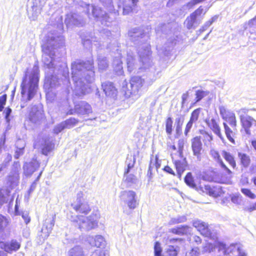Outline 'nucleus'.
I'll return each mask as SVG.
<instances>
[{
	"mask_svg": "<svg viewBox=\"0 0 256 256\" xmlns=\"http://www.w3.org/2000/svg\"><path fill=\"white\" fill-rule=\"evenodd\" d=\"M54 144L46 136L40 135L38 136L34 144V148L39 149L42 148V152L47 156L54 148Z\"/></svg>",
	"mask_w": 256,
	"mask_h": 256,
	"instance_id": "nucleus-7",
	"label": "nucleus"
},
{
	"mask_svg": "<svg viewBox=\"0 0 256 256\" xmlns=\"http://www.w3.org/2000/svg\"><path fill=\"white\" fill-rule=\"evenodd\" d=\"M238 157L240 160V164L245 168H247L250 164V158L246 154L238 152Z\"/></svg>",
	"mask_w": 256,
	"mask_h": 256,
	"instance_id": "nucleus-32",
	"label": "nucleus"
},
{
	"mask_svg": "<svg viewBox=\"0 0 256 256\" xmlns=\"http://www.w3.org/2000/svg\"><path fill=\"white\" fill-rule=\"evenodd\" d=\"M224 126L225 130V133L228 140L233 144H234V140L232 138L233 132L227 124L224 122Z\"/></svg>",
	"mask_w": 256,
	"mask_h": 256,
	"instance_id": "nucleus-43",
	"label": "nucleus"
},
{
	"mask_svg": "<svg viewBox=\"0 0 256 256\" xmlns=\"http://www.w3.org/2000/svg\"><path fill=\"white\" fill-rule=\"evenodd\" d=\"M83 195L82 192H79L77 194L76 200L72 204V206L76 212L87 214L91 209L88 203L82 199Z\"/></svg>",
	"mask_w": 256,
	"mask_h": 256,
	"instance_id": "nucleus-11",
	"label": "nucleus"
},
{
	"mask_svg": "<svg viewBox=\"0 0 256 256\" xmlns=\"http://www.w3.org/2000/svg\"><path fill=\"white\" fill-rule=\"evenodd\" d=\"M184 161L176 160L174 165L179 176H180L182 172L185 170L186 164Z\"/></svg>",
	"mask_w": 256,
	"mask_h": 256,
	"instance_id": "nucleus-37",
	"label": "nucleus"
},
{
	"mask_svg": "<svg viewBox=\"0 0 256 256\" xmlns=\"http://www.w3.org/2000/svg\"><path fill=\"white\" fill-rule=\"evenodd\" d=\"M7 98V96L6 94H4L2 96H0V112H2L4 106L6 104Z\"/></svg>",
	"mask_w": 256,
	"mask_h": 256,
	"instance_id": "nucleus-54",
	"label": "nucleus"
},
{
	"mask_svg": "<svg viewBox=\"0 0 256 256\" xmlns=\"http://www.w3.org/2000/svg\"><path fill=\"white\" fill-rule=\"evenodd\" d=\"M60 110L66 112H92L91 106L87 102L80 101L74 103V110L70 108V106L67 100L63 102L62 105L60 106Z\"/></svg>",
	"mask_w": 256,
	"mask_h": 256,
	"instance_id": "nucleus-6",
	"label": "nucleus"
},
{
	"mask_svg": "<svg viewBox=\"0 0 256 256\" xmlns=\"http://www.w3.org/2000/svg\"><path fill=\"white\" fill-rule=\"evenodd\" d=\"M192 226L200 232L202 235L213 240L217 238L216 234L215 233L212 232L211 228H210L208 223L196 219L193 220Z\"/></svg>",
	"mask_w": 256,
	"mask_h": 256,
	"instance_id": "nucleus-9",
	"label": "nucleus"
},
{
	"mask_svg": "<svg viewBox=\"0 0 256 256\" xmlns=\"http://www.w3.org/2000/svg\"><path fill=\"white\" fill-rule=\"evenodd\" d=\"M222 155L226 160L228 162L233 168H236V162L234 160V156L232 154L225 150H222Z\"/></svg>",
	"mask_w": 256,
	"mask_h": 256,
	"instance_id": "nucleus-33",
	"label": "nucleus"
},
{
	"mask_svg": "<svg viewBox=\"0 0 256 256\" xmlns=\"http://www.w3.org/2000/svg\"><path fill=\"white\" fill-rule=\"evenodd\" d=\"M218 250L222 251L224 255H230V254L238 255L240 253H244L242 250L240 248L238 244H231L229 246H227L226 244L222 242L218 244Z\"/></svg>",
	"mask_w": 256,
	"mask_h": 256,
	"instance_id": "nucleus-14",
	"label": "nucleus"
},
{
	"mask_svg": "<svg viewBox=\"0 0 256 256\" xmlns=\"http://www.w3.org/2000/svg\"><path fill=\"white\" fill-rule=\"evenodd\" d=\"M92 13L94 17L98 20L100 21L102 24L108 26L109 24L108 22H110L112 21L110 17L104 12H103L100 8L94 6H92Z\"/></svg>",
	"mask_w": 256,
	"mask_h": 256,
	"instance_id": "nucleus-15",
	"label": "nucleus"
},
{
	"mask_svg": "<svg viewBox=\"0 0 256 256\" xmlns=\"http://www.w3.org/2000/svg\"><path fill=\"white\" fill-rule=\"evenodd\" d=\"M102 88L107 96L114 98L116 96L117 90L113 84L110 82H103L102 84Z\"/></svg>",
	"mask_w": 256,
	"mask_h": 256,
	"instance_id": "nucleus-20",
	"label": "nucleus"
},
{
	"mask_svg": "<svg viewBox=\"0 0 256 256\" xmlns=\"http://www.w3.org/2000/svg\"><path fill=\"white\" fill-rule=\"evenodd\" d=\"M167 256H176L177 250L173 246H169L166 250Z\"/></svg>",
	"mask_w": 256,
	"mask_h": 256,
	"instance_id": "nucleus-53",
	"label": "nucleus"
},
{
	"mask_svg": "<svg viewBox=\"0 0 256 256\" xmlns=\"http://www.w3.org/2000/svg\"><path fill=\"white\" fill-rule=\"evenodd\" d=\"M190 228L187 225L181 226L169 230V232L178 235H184L190 232Z\"/></svg>",
	"mask_w": 256,
	"mask_h": 256,
	"instance_id": "nucleus-27",
	"label": "nucleus"
},
{
	"mask_svg": "<svg viewBox=\"0 0 256 256\" xmlns=\"http://www.w3.org/2000/svg\"><path fill=\"white\" fill-rule=\"evenodd\" d=\"M208 91H204L203 90H198L196 92V102H198L202 98L206 96L209 94Z\"/></svg>",
	"mask_w": 256,
	"mask_h": 256,
	"instance_id": "nucleus-44",
	"label": "nucleus"
},
{
	"mask_svg": "<svg viewBox=\"0 0 256 256\" xmlns=\"http://www.w3.org/2000/svg\"><path fill=\"white\" fill-rule=\"evenodd\" d=\"M138 54L140 58V62H138L132 52H128L126 58L128 70L130 72H139L143 70L152 67V52L148 43L144 42L139 44L138 48Z\"/></svg>",
	"mask_w": 256,
	"mask_h": 256,
	"instance_id": "nucleus-2",
	"label": "nucleus"
},
{
	"mask_svg": "<svg viewBox=\"0 0 256 256\" xmlns=\"http://www.w3.org/2000/svg\"><path fill=\"white\" fill-rule=\"evenodd\" d=\"M3 245L4 250L9 253L18 250L20 246V243L15 240H12Z\"/></svg>",
	"mask_w": 256,
	"mask_h": 256,
	"instance_id": "nucleus-23",
	"label": "nucleus"
},
{
	"mask_svg": "<svg viewBox=\"0 0 256 256\" xmlns=\"http://www.w3.org/2000/svg\"><path fill=\"white\" fill-rule=\"evenodd\" d=\"M40 165L36 158H34L29 162H26L24 165V172L25 175L31 176L36 170H38Z\"/></svg>",
	"mask_w": 256,
	"mask_h": 256,
	"instance_id": "nucleus-17",
	"label": "nucleus"
},
{
	"mask_svg": "<svg viewBox=\"0 0 256 256\" xmlns=\"http://www.w3.org/2000/svg\"><path fill=\"white\" fill-rule=\"evenodd\" d=\"M184 120V117L178 116L176 119L175 124H176V131L177 133H179L182 130V126Z\"/></svg>",
	"mask_w": 256,
	"mask_h": 256,
	"instance_id": "nucleus-46",
	"label": "nucleus"
},
{
	"mask_svg": "<svg viewBox=\"0 0 256 256\" xmlns=\"http://www.w3.org/2000/svg\"><path fill=\"white\" fill-rule=\"evenodd\" d=\"M187 220L186 216H178L176 218H172L170 222V224H176L184 222Z\"/></svg>",
	"mask_w": 256,
	"mask_h": 256,
	"instance_id": "nucleus-42",
	"label": "nucleus"
},
{
	"mask_svg": "<svg viewBox=\"0 0 256 256\" xmlns=\"http://www.w3.org/2000/svg\"><path fill=\"white\" fill-rule=\"evenodd\" d=\"M65 22L68 26L73 24L76 26H82L85 24L82 17L77 14L67 15Z\"/></svg>",
	"mask_w": 256,
	"mask_h": 256,
	"instance_id": "nucleus-18",
	"label": "nucleus"
},
{
	"mask_svg": "<svg viewBox=\"0 0 256 256\" xmlns=\"http://www.w3.org/2000/svg\"><path fill=\"white\" fill-rule=\"evenodd\" d=\"M64 43V37L61 35L48 33L46 38V42L42 46L43 54L42 61L50 69L54 68V58L56 48L62 46Z\"/></svg>",
	"mask_w": 256,
	"mask_h": 256,
	"instance_id": "nucleus-4",
	"label": "nucleus"
},
{
	"mask_svg": "<svg viewBox=\"0 0 256 256\" xmlns=\"http://www.w3.org/2000/svg\"><path fill=\"white\" fill-rule=\"evenodd\" d=\"M128 35L131 38V40L136 42L140 40L145 36L141 30L139 28H134L128 32Z\"/></svg>",
	"mask_w": 256,
	"mask_h": 256,
	"instance_id": "nucleus-26",
	"label": "nucleus"
},
{
	"mask_svg": "<svg viewBox=\"0 0 256 256\" xmlns=\"http://www.w3.org/2000/svg\"><path fill=\"white\" fill-rule=\"evenodd\" d=\"M46 1L47 0H34V6L36 7L41 9L42 7L45 4Z\"/></svg>",
	"mask_w": 256,
	"mask_h": 256,
	"instance_id": "nucleus-57",
	"label": "nucleus"
},
{
	"mask_svg": "<svg viewBox=\"0 0 256 256\" xmlns=\"http://www.w3.org/2000/svg\"><path fill=\"white\" fill-rule=\"evenodd\" d=\"M136 193L133 190H124L120 192V198L129 208L134 210L138 204Z\"/></svg>",
	"mask_w": 256,
	"mask_h": 256,
	"instance_id": "nucleus-13",
	"label": "nucleus"
},
{
	"mask_svg": "<svg viewBox=\"0 0 256 256\" xmlns=\"http://www.w3.org/2000/svg\"><path fill=\"white\" fill-rule=\"evenodd\" d=\"M26 145L25 141L22 139L18 140L16 143V148L24 149Z\"/></svg>",
	"mask_w": 256,
	"mask_h": 256,
	"instance_id": "nucleus-56",
	"label": "nucleus"
},
{
	"mask_svg": "<svg viewBox=\"0 0 256 256\" xmlns=\"http://www.w3.org/2000/svg\"><path fill=\"white\" fill-rule=\"evenodd\" d=\"M30 114H30V120L32 122H34V123H36V121L34 120V118L36 117H37V116H42V112H40V113H30Z\"/></svg>",
	"mask_w": 256,
	"mask_h": 256,
	"instance_id": "nucleus-61",
	"label": "nucleus"
},
{
	"mask_svg": "<svg viewBox=\"0 0 256 256\" xmlns=\"http://www.w3.org/2000/svg\"><path fill=\"white\" fill-rule=\"evenodd\" d=\"M114 70L118 75H121L123 73L122 66L118 65V66H114Z\"/></svg>",
	"mask_w": 256,
	"mask_h": 256,
	"instance_id": "nucleus-64",
	"label": "nucleus"
},
{
	"mask_svg": "<svg viewBox=\"0 0 256 256\" xmlns=\"http://www.w3.org/2000/svg\"><path fill=\"white\" fill-rule=\"evenodd\" d=\"M92 60L77 61L72 64V78L74 94L82 96L91 92L90 84L94 80Z\"/></svg>",
	"mask_w": 256,
	"mask_h": 256,
	"instance_id": "nucleus-1",
	"label": "nucleus"
},
{
	"mask_svg": "<svg viewBox=\"0 0 256 256\" xmlns=\"http://www.w3.org/2000/svg\"><path fill=\"white\" fill-rule=\"evenodd\" d=\"M172 123L173 122L171 118H168L166 120V133L170 135L172 131Z\"/></svg>",
	"mask_w": 256,
	"mask_h": 256,
	"instance_id": "nucleus-48",
	"label": "nucleus"
},
{
	"mask_svg": "<svg viewBox=\"0 0 256 256\" xmlns=\"http://www.w3.org/2000/svg\"><path fill=\"white\" fill-rule=\"evenodd\" d=\"M124 181L126 183L128 186H132L137 184L138 180L137 178L132 174L124 173Z\"/></svg>",
	"mask_w": 256,
	"mask_h": 256,
	"instance_id": "nucleus-31",
	"label": "nucleus"
},
{
	"mask_svg": "<svg viewBox=\"0 0 256 256\" xmlns=\"http://www.w3.org/2000/svg\"><path fill=\"white\" fill-rule=\"evenodd\" d=\"M222 243V242L218 240H214V243L208 242L204 247V250L206 252H210L214 250L216 247L218 248V244Z\"/></svg>",
	"mask_w": 256,
	"mask_h": 256,
	"instance_id": "nucleus-40",
	"label": "nucleus"
},
{
	"mask_svg": "<svg viewBox=\"0 0 256 256\" xmlns=\"http://www.w3.org/2000/svg\"><path fill=\"white\" fill-rule=\"evenodd\" d=\"M206 122L213 132L221 140H223L224 138L220 132V128L216 120L212 117L209 116L206 118Z\"/></svg>",
	"mask_w": 256,
	"mask_h": 256,
	"instance_id": "nucleus-21",
	"label": "nucleus"
},
{
	"mask_svg": "<svg viewBox=\"0 0 256 256\" xmlns=\"http://www.w3.org/2000/svg\"><path fill=\"white\" fill-rule=\"evenodd\" d=\"M70 256H84L82 248L78 246L72 248L70 251Z\"/></svg>",
	"mask_w": 256,
	"mask_h": 256,
	"instance_id": "nucleus-41",
	"label": "nucleus"
},
{
	"mask_svg": "<svg viewBox=\"0 0 256 256\" xmlns=\"http://www.w3.org/2000/svg\"><path fill=\"white\" fill-rule=\"evenodd\" d=\"M98 66L100 71H103L108 67V63L106 58L102 56L98 57Z\"/></svg>",
	"mask_w": 256,
	"mask_h": 256,
	"instance_id": "nucleus-38",
	"label": "nucleus"
},
{
	"mask_svg": "<svg viewBox=\"0 0 256 256\" xmlns=\"http://www.w3.org/2000/svg\"><path fill=\"white\" fill-rule=\"evenodd\" d=\"M240 116L241 122L245 129L246 132L250 134V130L249 128L252 125L256 126V120L248 116L246 113H244Z\"/></svg>",
	"mask_w": 256,
	"mask_h": 256,
	"instance_id": "nucleus-19",
	"label": "nucleus"
},
{
	"mask_svg": "<svg viewBox=\"0 0 256 256\" xmlns=\"http://www.w3.org/2000/svg\"><path fill=\"white\" fill-rule=\"evenodd\" d=\"M240 191L244 194L250 198L254 199L256 198V195L252 193L250 189L242 188Z\"/></svg>",
	"mask_w": 256,
	"mask_h": 256,
	"instance_id": "nucleus-49",
	"label": "nucleus"
},
{
	"mask_svg": "<svg viewBox=\"0 0 256 256\" xmlns=\"http://www.w3.org/2000/svg\"><path fill=\"white\" fill-rule=\"evenodd\" d=\"M202 142L200 138L196 136L192 140V148L194 154L200 159V152L202 150Z\"/></svg>",
	"mask_w": 256,
	"mask_h": 256,
	"instance_id": "nucleus-24",
	"label": "nucleus"
},
{
	"mask_svg": "<svg viewBox=\"0 0 256 256\" xmlns=\"http://www.w3.org/2000/svg\"><path fill=\"white\" fill-rule=\"evenodd\" d=\"M42 171L40 172V174L38 175V178H36V180L35 182H33L32 183V184H31L30 186V187L28 191V192L29 194H30L31 192H32L36 188V181L38 180L42 174Z\"/></svg>",
	"mask_w": 256,
	"mask_h": 256,
	"instance_id": "nucleus-59",
	"label": "nucleus"
},
{
	"mask_svg": "<svg viewBox=\"0 0 256 256\" xmlns=\"http://www.w3.org/2000/svg\"><path fill=\"white\" fill-rule=\"evenodd\" d=\"M123 4V14H128L132 10V8L134 7L137 2L138 0H122Z\"/></svg>",
	"mask_w": 256,
	"mask_h": 256,
	"instance_id": "nucleus-25",
	"label": "nucleus"
},
{
	"mask_svg": "<svg viewBox=\"0 0 256 256\" xmlns=\"http://www.w3.org/2000/svg\"><path fill=\"white\" fill-rule=\"evenodd\" d=\"M90 256H106L105 250L98 249L92 253Z\"/></svg>",
	"mask_w": 256,
	"mask_h": 256,
	"instance_id": "nucleus-58",
	"label": "nucleus"
},
{
	"mask_svg": "<svg viewBox=\"0 0 256 256\" xmlns=\"http://www.w3.org/2000/svg\"><path fill=\"white\" fill-rule=\"evenodd\" d=\"M40 70L37 64L28 68L24 72L20 84L21 94L24 100H32L38 88Z\"/></svg>",
	"mask_w": 256,
	"mask_h": 256,
	"instance_id": "nucleus-3",
	"label": "nucleus"
},
{
	"mask_svg": "<svg viewBox=\"0 0 256 256\" xmlns=\"http://www.w3.org/2000/svg\"><path fill=\"white\" fill-rule=\"evenodd\" d=\"M58 83V78L56 76L52 75L50 78L49 76H46L45 80L44 86H49L51 88H55Z\"/></svg>",
	"mask_w": 256,
	"mask_h": 256,
	"instance_id": "nucleus-30",
	"label": "nucleus"
},
{
	"mask_svg": "<svg viewBox=\"0 0 256 256\" xmlns=\"http://www.w3.org/2000/svg\"><path fill=\"white\" fill-rule=\"evenodd\" d=\"M224 118H226V122L232 126H235L236 124V118L234 113H221Z\"/></svg>",
	"mask_w": 256,
	"mask_h": 256,
	"instance_id": "nucleus-35",
	"label": "nucleus"
},
{
	"mask_svg": "<svg viewBox=\"0 0 256 256\" xmlns=\"http://www.w3.org/2000/svg\"><path fill=\"white\" fill-rule=\"evenodd\" d=\"M210 155L214 160L218 164L220 167L224 170L230 176V177H232V172L224 164L218 152L214 149H212L210 152Z\"/></svg>",
	"mask_w": 256,
	"mask_h": 256,
	"instance_id": "nucleus-16",
	"label": "nucleus"
},
{
	"mask_svg": "<svg viewBox=\"0 0 256 256\" xmlns=\"http://www.w3.org/2000/svg\"><path fill=\"white\" fill-rule=\"evenodd\" d=\"M8 220L7 218L0 214V231H2L7 226Z\"/></svg>",
	"mask_w": 256,
	"mask_h": 256,
	"instance_id": "nucleus-50",
	"label": "nucleus"
},
{
	"mask_svg": "<svg viewBox=\"0 0 256 256\" xmlns=\"http://www.w3.org/2000/svg\"><path fill=\"white\" fill-rule=\"evenodd\" d=\"M206 192L210 196L213 197H218L220 195V190L218 188L210 187V186H206Z\"/></svg>",
	"mask_w": 256,
	"mask_h": 256,
	"instance_id": "nucleus-36",
	"label": "nucleus"
},
{
	"mask_svg": "<svg viewBox=\"0 0 256 256\" xmlns=\"http://www.w3.org/2000/svg\"><path fill=\"white\" fill-rule=\"evenodd\" d=\"M54 224V218H46L42 228V236L44 238L48 236Z\"/></svg>",
	"mask_w": 256,
	"mask_h": 256,
	"instance_id": "nucleus-22",
	"label": "nucleus"
},
{
	"mask_svg": "<svg viewBox=\"0 0 256 256\" xmlns=\"http://www.w3.org/2000/svg\"><path fill=\"white\" fill-rule=\"evenodd\" d=\"M69 218L72 222H74L76 226H78L81 230L88 231L98 226L100 215L92 214L88 216H72Z\"/></svg>",
	"mask_w": 256,
	"mask_h": 256,
	"instance_id": "nucleus-5",
	"label": "nucleus"
},
{
	"mask_svg": "<svg viewBox=\"0 0 256 256\" xmlns=\"http://www.w3.org/2000/svg\"><path fill=\"white\" fill-rule=\"evenodd\" d=\"M128 161H129V160L127 159L126 162L128 164V168H127V169L124 172V173H126V174H128L130 169L134 167V163H135V159H134V158H133L132 160H130V162H128Z\"/></svg>",
	"mask_w": 256,
	"mask_h": 256,
	"instance_id": "nucleus-55",
	"label": "nucleus"
},
{
	"mask_svg": "<svg viewBox=\"0 0 256 256\" xmlns=\"http://www.w3.org/2000/svg\"><path fill=\"white\" fill-rule=\"evenodd\" d=\"M231 200L234 204L240 205L243 202V198L240 194H236L232 196Z\"/></svg>",
	"mask_w": 256,
	"mask_h": 256,
	"instance_id": "nucleus-47",
	"label": "nucleus"
},
{
	"mask_svg": "<svg viewBox=\"0 0 256 256\" xmlns=\"http://www.w3.org/2000/svg\"><path fill=\"white\" fill-rule=\"evenodd\" d=\"M212 24V22L210 21L206 22L204 25L200 29L199 31L200 33L204 32Z\"/></svg>",
	"mask_w": 256,
	"mask_h": 256,
	"instance_id": "nucleus-63",
	"label": "nucleus"
},
{
	"mask_svg": "<svg viewBox=\"0 0 256 256\" xmlns=\"http://www.w3.org/2000/svg\"><path fill=\"white\" fill-rule=\"evenodd\" d=\"M24 149L16 148L14 156V158L17 159L20 156L24 154Z\"/></svg>",
	"mask_w": 256,
	"mask_h": 256,
	"instance_id": "nucleus-62",
	"label": "nucleus"
},
{
	"mask_svg": "<svg viewBox=\"0 0 256 256\" xmlns=\"http://www.w3.org/2000/svg\"><path fill=\"white\" fill-rule=\"evenodd\" d=\"M12 160V156L10 154L7 156L6 158L2 164H0V174L3 176L6 174L9 166V162Z\"/></svg>",
	"mask_w": 256,
	"mask_h": 256,
	"instance_id": "nucleus-34",
	"label": "nucleus"
},
{
	"mask_svg": "<svg viewBox=\"0 0 256 256\" xmlns=\"http://www.w3.org/2000/svg\"><path fill=\"white\" fill-rule=\"evenodd\" d=\"M184 182L186 183V184L190 187L193 188H196V184L194 182V178L192 177V174L190 172H188L187 174L184 178Z\"/></svg>",
	"mask_w": 256,
	"mask_h": 256,
	"instance_id": "nucleus-39",
	"label": "nucleus"
},
{
	"mask_svg": "<svg viewBox=\"0 0 256 256\" xmlns=\"http://www.w3.org/2000/svg\"><path fill=\"white\" fill-rule=\"evenodd\" d=\"M10 190L8 188H2L0 190V208L5 203H6L10 198Z\"/></svg>",
	"mask_w": 256,
	"mask_h": 256,
	"instance_id": "nucleus-29",
	"label": "nucleus"
},
{
	"mask_svg": "<svg viewBox=\"0 0 256 256\" xmlns=\"http://www.w3.org/2000/svg\"><path fill=\"white\" fill-rule=\"evenodd\" d=\"M66 128L63 122L55 126L54 128V132L56 134H58L62 130Z\"/></svg>",
	"mask_w": 256,
	"mask_h": 256,
	"instance_id": "nucleus-52",
	"label": "nucleus"
},
{
	"mask_svg": "<svg viewBox=\"0 0 256 256\" xmlns=\"http://www.w3.org/2000/svg\"><path fill=\"white\" fill-rule=\"evenodd\" d=\"M162 249L160 246V244L159 242H156L154 246V252L155 256H162Z\"/></svg>",
	"mask_w": 256,
	"mask_h": 256,
	"instance_id": "nucleus-51",
	"label": "nucleus"
},
{
	"mask_svg": "<svg viewBox=\"0 0 256 256\" xmlns=\"http://www.w3.org/2000/svg\"><path fill=\"white\" fill-rule=\"evenodd\" d=\"M78 121L74 118H70L63 122L66 128H71L74 127L78 123Z\"/></svg>",
	"mask_w": 256,
	"mask_h": 256,
	"instance_id": "nucleus-45",
	"label": "nucleus"
},
{
	"mask_svg": "<svg viewBox=\"0 0 256 256\" xmlns=\"http://www.w3.org/2000/svg\"><path fill=\"white\" fill-rule=\"evenodd\" d=\"M130 83V89L128 90L129 96L132 99H138L140 96V91L145 83V80L140 76H135L131 78Z\"/></svg>",
	"mask_w": 256,
	"mask_h": 256,
	"instance_id": "nucleus-8",
	"label": "nucleus"
},
{
	"mask_svg": "<svg viewBox=\"0 0 256 256\" xmlns=\"http://www.w3.org/2000/svg\"><path fill=\"white\" fill-rule=\"evenodd\" d=\"M87 240L92 246H96V247L102 246L104 242V238L100 235L96 236L94 239L92 237L89 236Z\"/></svg>",
	"mask_w": 256,
	"mask_h": 256,
	"instance_id": "nucleus-28",
	"label": "nucleus"
},
{
	"mask_svg": "<svg viewBox=\"0 0 256 256\" xmlns=\"http://www.w3.org/2000/svg\"><path fill=\"white\" fill-rule=\"evenodd\" d=\"M20 164L19 162H14L13 168L8 176L7 186L10 189H12L18 185L19 180V173Z\"/></svg>",
	"mask_w": 256,
	"mask_h": 256,
	"instance_id": "nucleus-12",
	"label": "nucleus"
},
{
	"mask_svg": "<svg viewBox=\"0 0 256 256\" xmlns=\"http://www.w3.org/2000/svg\"><path fill=\"white\" fill-rule=\"evenodd\" d=\"M203 12L204 9L200 6L186 18L184 24L188 30L194 29L200 24L202 18L200 19L198 17Z\"/></svg>",
	"mask_w": 256,
	"mask_h": 256,
	"instance_id": "nucleus-10",
	"label": "nucleus"
},
{
	"mask_svg": "<svg viewBox=\"0 0 256 256\" xmlns=\"http://www.w3.org/2000/svg\"><path fill=\"white\" fill-rule=\"evenodd\" d=\"M186 256H200V251L198 248H192Z\"/></svg>",
	"mask_w": 256,
	"mask_h": 256,
	"instance_id": "nucleus-60",
	"label": "nucleus"
}]
</instances>
